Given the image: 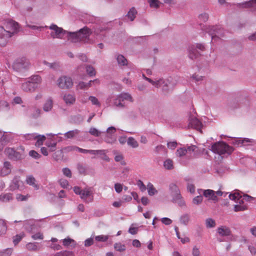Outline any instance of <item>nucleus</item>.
Instances as JSON below:
<instances>
[{"mask_svg": "<svg viewBox=\"0 0 256 256\" xmlns=\"http://www.w3.org/2000/svg\"><path fill=\"white\" fill-rule=\"evenodd\" d=\"M5 27L4 28V27L0 26V46H5L8 38L19 30L18 23L12 20L8 21Z\"/></svg>", "mask_w": 256, "mask_h": 256, "instance_id": "obj_1", "label": "nucleus"}, {"mask_svg": "<svg viewBox=\"0 0 256 256\" xmlns=\"http://www.w3.org/2000/svg\"><path fill=\"white\" fill-rule=\"evenodd\" d=\"M134 98L129 93L122 92L118 95H110L106 100V103L108 106H112L119 108H124V101L134 102Z\"/></svg>", "mask_w": 256, "mask_h": 256, "instance_id": "obj_2", "label": "nucleus"}, {"mask_svg": "<svg viewBox=\"0 0 256 256\" xmlns=\"http://www.w3.org/2000/svg\"><path fill=\"white\" fill-rule=\"evenodd\" d=\"M76 194L80 196V198L86 203L92 202L94 200V194L92 188H86L81 190L80 187L74 188Z\"/></svg>", "mask_w": 256, "mask_h": 256, "instance_id": "obj_3", "label": "nucleus"}, {"mask_svg": "<svg viewBox=\"0 0 256 256\" xmlns=\"http://www.w3.org/2000/svg\"><path fill=\"white\" fill-rule=\"evenodd\" d=\"M204 30L212 36V40L214 42H216L224 35L223 29L220 26H206Z\"/></svg>", "mask_w": 256, "mask_h": 256, "instance_id": "obj_4", "label": "nucleus"}, {"mask_svg": "<svg viewBox=\"0 0 256 256\" xmlns=\"http://www.w3.org/2000/svg\"><path fill=\"white\" fill-rule=\"evenodd\" d=\"M211 150L220 155L226 153L230 154L232 151V148L224 142L215 143L212 146Z\"/></svg>", "mask_w": 256, "mask_h": 256, "instance_id": "obj_5", "label": "nucleus"}, {"mask_svg": "<svg viewBox=\"0 0 256 256\" xmlns=\"http://www.w3.org/2000/svg\"><path fill=\"white\" fill-rule=\"evenodd\" d=\"M49 28L52 30L50 36L52 38L65 39L67 31L62 28L58 27L54 24H52Z\"/></svg>", "mask_w": 256, "mask_h": 256, "instance_id": "obj_6", "label": "nucleus"}, {"mask_svg": "<svg viewBox=\"0 0 256 256\" xmlns=\"http://www.w3.org/2000/svg\"><path fill=\"white\" fill-rule=\"evenodd\" d=\"M29 60L26 58H21L17 59L13 64V68L18 72H22L30 68Z\"/></svg>", "mask_w": 256, "mask_h": 256, "instance_id": "obj_7", "label": "nucleus"}, {"mask_svg": "<svg viewBox=\"0 0 256 256\" xmlns=\"http://www.w3.org/2000/svg\"><path fill=\"white\" fill-rule=\"evenodd\" d=\"M58 87L64 90H68L73 86V82L70 76H60L56 81Z\"/></svg>", "mask_w": 256, "mask_h": 256, "instance_id": "obj_8", "label": "nucleus"}, {"mask_svg": "<svg viewBox=\"0 0 256 256\" xmlns=\"http://www.w3.org/2000/svg\"><path fill=\"white\" fill-rule=\"evenodd\" d=\"M145 80L148 81L156 88L162 86L163 90L165 91H168L169 90V89L167 88V87H170L172 88L171 86L168 82V80H164L163 79H160L154 81L148 78H145Z\"/></svg>", "mask_w": 256, "mask_h": 256, "instance_id": "obj_9", "label": "nucleus"}, {"mask_svg": "<svg viewBox=\"0 0 256 256\" xmlns=\"http://www.w3.org/2000/svg\"><path fill=\"white\" fill-rule=\"evenodd\" d=\"M116 132V128L114 126H110L106 130L104 137V141L108 144H112L116 142V137L114 135Z\"/></svg>", "mask_w": 256, "mask_h": 256, "instance_id": "obj_10", "label": "nucleus"}, {"mask_svg": "<svg viewBox=\"0 0 256 256\" xmlns=\"http://www.w3.org/2000/svg\"><path fill=\"white\" fill-rule=\"evenodd\" d=\"M198 192L200 194H202L203 196L207 198L208 200H212L214 202H216L218 201V198L216 195L215 191L212 190L198 189Z\"/></svg>", "mask_w": 256, "mask_h": 256, "instance_id": "obj_11", "label": "nucleus"}, {"mask_svg": "<svg viewBox=\"0 0 256 256\" xmlns=\"http://www.w3.org/2000/svg\"><path fill=\"white\" fill-rule=\"evenodd\" d=\"M78 36L80 38V41L84 43L90 42L89 37L92 32L87 27H84L80 29L78 32Z\"/></svg>", "mask_w": 256, "mask_h": 256, "instance_id": "obj_12", "label": "nucleus"}, {"mask_svg": "<svg viewBox=\"0 0 256 256\" xmlns=\"http://www.w3.org/2000/svg\"><path fill=\"white\" fill-rule=\"evenodd\" d=\"M20 88L21 90L24 92L32 93L36 90L38 88V86L32 84L28 79L26 82H22Z\"/></svg>", "mask_w": 256, "mask_h": 256, "instance_id": "obj_13", "label": "nucleus"}, {"mask_svg": "<svg viewBox=\"0 0 256 256\" xmlns=\"http://www.w3.org/2000/svg\"><path fill=\"white\" fill-rule=\"evenodd\" d=\"M15 134L10 132H2L0 131V142L6 144L10 142L14 137Z\"/></svg>", "mask_w": 256, "mask_h": 256, "instance_id": "obj_14", "label": "nucleus"}, {"mask_svg": "<svg viewBox=\"0 0 256 256\" xmlns=\"http://www.w3.org/2000/svg\"><path fill=\"white\" fill-rule=\"evenodd\" d=\"M188 126L195 128L202 132V122L196 117L192 116L189 118Z\"/></svg>", "mask_w": 256, "mask_h": 256, "instance_id": "obj_15", "label": "nucleus"}, {"mask_svg": "<svg viewBox=\"0 0 256 256\" xmlns=\"http://www.w3.org/2000/svg\"><path fill=\"white\" fill-rule=\"evenodd\" d=\"M4 152L10 159L18 160L21 158V154L19 152H16L14 148H6Z\"/></svg>", "mask_w": 256, "mask_h": 256, "instance_id": "obj_16", "label": "nucleus"}, {"mask_svg": "<svg viewBox=\"0 0 256 256\" xmlns=\"http://www.w3.org/2000/svg\"><path fill=\"white\" fill-rule=\"evenodd\" d=\"M65 38L74 43L80 42L78 32H71L67 31Z\"/></svg>", "mask_w": 256, "mask_h": 256, "instance_id": "obj_17", "label": "nucleus"}, {"mask_svg": "<svg viewBox=\"0 0 256 256\" xmlns=\"http://www.w3.org/2000/svg\"><path fill=\"white\" fill-rule=\"evenodd\" d=\"M63 100L68 106L74 104L76 102L75 95L72 94H64Z\"/></svg>", "mask_w": 256, "mask_h": 256, "instance_id": "obj_18", "label": "nucleus"}, {"mask_svg": "<svg viewBox=\"0 0 256 256\" xmlns=\"http://www.w3.org/2000/svg\"><path fill=\"white\" fill-rule=\"evenodd\" d=\"M169 189L171 196L174 198L180 194V190L178 187L175 184H171L169 186Z\"/></svg>", "mask_w": 256, "mask_h": 256, "instance_id": "obj_19", "label": "nucleus"}, {"mask_svg": "<svg viewBox=\"0 0 256 256\" xmlns=\"http://www.w3.org/2000/svg\"><path fill=\"white\" fill-rule=\"evenodd\" d=\"M196 46L192 45L188 48V56L191 59H194L198 58L200 54V51L195 48Z\"/></svg>", "mask_w": 256, "mask_h": 256, "instance_id": "obj_20", "label": "nucleus"}, {"mask_svg": "<svg viewBox=\"0 0 256 256\" xmlns=\"http://www.w3.org/2000/svg\"><path fill=\"white\" fill-rule=\"evenodd\" d=\"M53 108V100L52 98H48L43 105V110L46 112H50Z\"/></svg>", "mask_w": 256, "mask_h": 256, "instance_id": "obj_21", "label": "nucleus"}, {"mask_svg": "<svg viewBox=\"0 0 256 256\" xmlns=\"http://www.w3.org/2000/svg\"><path fill=\"white\" fill-rule=\"evenodd\" d=\"M11 172V165L9 162H6L4 164V166L0 170V175L6 176Z\"/></svg>", "mask_w": 256, "mask_h": 256, "instance_id": "obj_22", "label": "nucleus"}, {"mask_svg": "<svg viewBox=\"0 0 256 256\" xmlns=\"http://www.w3.org/2000/svg\"><path fill=\"white\" fill-rule=\"evenodd\" d=\"M116 58L119 66L122 67L127 66L128 60L124 56L118 54L116 56Z\"/></svg>", "mask_w": 256, "mask_h": 256, "instance_id": "obj_23", "label": "nucleus"}, {"mask_svg": "<svg viewBox=\"0 0 256 256\" xmlns=\"http://www.w3.org/2000/svg\"><path fill=\"white\" fill-rule=\"evenodd\" d=\"M241 242L246 244V246L252 255L256 254V247L252 244L248 242V240L244 237L241 239Z\"/></svg>", "mask_w": 256, "mask_h": 256, "instance_id": "obj_24", "label": "nucleus"}, {"mask_svg": "<svg viewBox=\"0 0 256 256\" xmlns=\"http://www.w3.org/2000/svg\"><path fill=\"white\" fill-rule=\"evenodd\" d=\"M26 182L27 184L32 186L35 190L39 188L38 184L36 182V180L32 176H29L26 177Z\"/></svg>", "mask_w": 256, "mask_h": 256, "instance_id": "obj_25", "label": "nucleus"}, {"mask_svg": "<svg viewBox=\"0 0 256 256\" xmlns=\"http://www.w3.org/2000/svg\"><path fill=\"white\" fill-rule=\"evenodd\" d=\"M22 182L18 178L16 177L12 180L10 184V188L12 190L18 189L21 184Z\"/></svg>", "mask_w": 256, "mask_h": 256, "instance_id": "obj_26", "label": "nucleus"}, {"mask_svg": "<svg viewBox=\"0 0 256 256\" xmlns=\"http://www.w3.org/2000/svg\"><path fill=\"white\" fill-rule=\"evenodd\" d=\"M218 233L221 236H228L230 234V229L225 226H222L217 229Z\"/></svg>", "mask_w": 256, "mask_h": 256, "instance_id": "obj_27", "label": "nucleus"}, {"mask_svg": "<svg viewBox=\"0 0 256 256\" xmlns=\"http://www.w3.org/2000/svg\"><path fill=\"white\" fill-rule=\"evenodd\" d=\"M127 144L128 145L133 148H136L138 147L139 144L138 141L135 140V138L133 137H129L127 140Z\"/></svg>", "mask_w": 256, "mask_h": 256, "instance_id": "obj_28", "label": "nucleus"}, {"mask_svg": "<svg viewBox=\"0 0 256 256\" xmlns=\"http://www.w3.org/2000/svg\"><path fill=\"white\" fill-rule=\"evenodd\" d=\"M28 80L35 86H37L41 84L42 82V78L38 75H34L29 78Z\"/></svg>", "mask_w": 256, "mask_h": 256, "instance_id": "obj_29", "label": "nucleus"}, {"mask_svg": "<svg viewBox=\"0 0 256 256\" xmlns=\"http://www.w3.org/2000/svg\"><path fill=\"white\" fill-rule=\"evenodd\" d=\"M190 215L188 214L182 215L180 218V222L184 226L188 225L190 222Z\"/></svg>", "mask_w": 256, "mask_h": 256, "instance_id": "obj_30", "label": "nucleus"}, {"mask_svg": "<svg viewBox=\"0 0 256 256\" xmlns=\"http://www.w3.org/2000/svg\"><path fill=\"white\" fill-rule=\"evenodd\" d=\"M172 202L176 203L178 205L181 207L184 206L186 205V203L184 199L182 198L181 194L177 196L176 197L172 198Z\"/></svg>", "mask_w": 256, "mask_h": 256, "instance_id": "obj_31", "label": "nucleus"}, {"mask_svg": "<svg viewBox=\"0 0 256 256\" xmlns=\"http://www.w3.org/2000/svg\"><path fill=\"white\" fill-rule=\"evenodd\" d=\"M137 14V11L136 9L132 7L128 12L126 16L130 21H133Z\"/></svg>", "mask_w": 256, "mask_h": 256, "instance_id": "obj_32", "label": "nucleus"}, {"mask_svg": "<svg viewBox=\"0 0 256 256\" xmlns=\"http://www.w3.org/2000/svg\"><path fill=\"white\" fill-rule=\"evenodd\" d=\"M229 198L230 200L238 202L240 199V194L238 190H234V192L230 193L229 194Z\"/></svg>", "mask_w": 256, "mask_h": 256, "instance_id": "obj_33", "label": "nucleus"}, {"mask_svg": "<svg viewBox=\"0 0 256 256\" xmlns=\"http://www.w3.org/2000/svg\"><path fill=\"white\" fill-rule=\"evenodd\" d=\"M147 189L148 194L150 196H154L158 193V190L154 188L153 184L148 182L147 184Z\"/></svg>", "mask_w": 256, "mask_h": 256, "instance_id": "obj_34", "label": "nucleus"}, {"mask_svg": "<svg viewBox=\"0 0 256 256\" xmlns=\"http://www.w3.org/2000/svg\"><path fill=\"white\" fill-rule=\"evenodd\" d=\"M46 138L44 135H38L36 134L35 140H36V146H40L46 140Z\"/></svg>", "mask_w": 256, "mask_h": 256, "instance_id": "obj_35", "label": "nucleus"}, {"mask_svg": "<svg viewBox=\"0 0 256 256\" xmlns=\"http://www.w3.org/2000/svg\"><path fill=\"white\" fill-rule=\"evenodd\" d=\"M79 132V130H74L66 132L64 136L67 138H72L78 134Z\"/></svg>", "mask_w": 256, "mask_h": 256, "instance_id": "obj_36", "label": "nucleus"}, {"mask_svg": "<svg viewBox=\"0 0 256 256\" xmlns=\"http://www.w3.org/2000/svg\"><path fill=\"white\" fill-rule=\"evenodd\" d=\"M114 247L116 250L120 252H124L126 250V246L120 242L115 243L114 245Z\"/></svg>", "mask_w": 256, "mask_h": 256, "instance_id": "obj_37", "label": "nucleus"}, {"mask_svg": "<svg viewBox=\"0 0 256 256\" xmlns=\"http://www.w3.org/2000/svg\"><path fill=\"white\" fill-rule=\"evenodd\" d=\"M86 73L90 76H95L96 74V72L94 68L90 65H87L86 66Z\"/></svg>", "mask_w": 256, "mask_h": 256, "instance_id": "obj_38", "label": "nucleus"}, {"mask_svg": "<svg viewBox=\"0 0 256 256\" xmlns=\"http://www.w3.org/2000/svg\"><path fill=\"white\" fill-rule=\"evenodd\" d=\"M62 244L65 246H75L76 242L74 240L70 238H66L62 240Z\"/></svg>", "mask_w": 256, "mask_h": 256, "instance_id": "obj_39", "label": "nucleus"}, {"mask_svg": "<svg viewBox=\"0 0 256 256\" xmlns=\"http://www.w3.org/2000/svg\"><path fill=\"white\" fill-rule=\"evenodd\" d=\"M89 133L94 136L98 137L100 136L101 134H102V132L98 130L95 128H90L89 130Z\"/></svg>", "mask_w": 256, "mask_h": 256, "instance_id": "obj_40", "label": "nucleus"}, {"mask_svg": "<svg viewBox=\"0 0 256 256\" xmlns=\"http://www.w3.org/2000/svg\"><path fill=\"white\" fill-rule=\"evenodd\" d=\"M216 225V222L212 218H208L206 220V226L208 228H212L215 227Z\"/></svg>", "mask_w": 256, "mask_h": 256, "instance_id": "obj_41", "label": "nucleus"}, {"mask_svg": "<svg viewBox=\"0 0 256 256\" xmlns=\"http://www.w3.org/2000/svg\"><path fill=\"white\" fill-rule=\"evenodd\" d=\"M150 8H158L160 7V2L158 0H148Z\"/></svg>", "mask_w": 256, "mask_h": 256, "instance_id": "obj_42", "label": "nucleus"}, {"mask_svg": "<svg viewBox=\"0 0 256 256\" xmlns=\"http://www.w3.org/2000/svg\"><path fill=\"white\" fill-rule=\"evenodd\" d=\"M164 166L167 170H172L174 168L173 162L170 159H167L164 162Z\"/></svg>", "mask_w": 256, "mask_h": 256, "instance_id": "obj_43", "label": "nucleus"}, {"mask_svg": "<svg viewBox=\"0 0 256 256\" xmlns=\"http://www.w3.org/2000/svg\"><path fill=\"white\" fill-rule=\"evenodd\" d=\"M255 6H256V0H252L248 2L241 3V8Z\"/></svg>", "mask_w": 256, "mask_h": 256, "instance_id": "obj_44", "label": "nucleus"}, {"mask_svg": "<svg viewBox=\"0 0 256 256\" xmlns=\"http://www.w3.org/2000/svg\"><path fill=\"white\" fill-rule=\"evenodd\" d=\"M106 152V150H88V153L93 154V155H96V154H100V155H103L105 154Z\"/></svg>", "mask_w": 256, "mask_h": 256, "instance_id": "obj_45", "label": "nucleus"}, {"mask_svg": "<svg viewBox=\"0 0 256 256\" xmlns=\"http://www.w3.org/2000/svg\"><path fill=\"white\" fill-rule=\"evenodd\" d=\"M109 238L108 235H100L96 236L94 238L95 240L98 242H105L108 240Z\"/></svg>", "mask_w": 256, "mask_h": 256, "instance_id": "obj_46", "label": "nucleus"}, {"mask_svg": "<svg viewBox=\"0 0 256 256\" xmlns=\"http://www.w3.org/2000/svg\"><path fill=\"white\" fill-rule=\"evenodd\" d=\"M25 228L28 232H31L33 230L34 224L32 220L27 221L24 224Z\"/></svg>", "mask_w": 256, "mask_h": 256, "instance_id": "obj_47", "label": "nucleus"}, {"mask_svg": "<svg viewBox=\"0 0 256 256\" xmlns=\"http://www.w3.org/2000/svg\"><path fill=\"white\" fill-rule=\"evenodd\" d=\"M12 200V196L10 194H6L0 196V200L4 202H8Z\"/></svg>", "mask_w": 256, "mask_h": 256, "instance_id": "obj_48", "label": "nucleus"}, {"mask_svg": "<svg viewBox=\"0 0 256 256\" xmlns=\"http://www.w3.org/2000/svg\"><path fill=\"white\" fill-rule=\"evenodd\" d=\"M6 228L5 222L4 220H0V234H4Z\"/></svg>", "mask_w": 256, "mask_h": 256, "instance_id": "obj_49", "label": "nucleus"}, {"mask_svg": "<svg viewBox=\"0 0 256 256\" xmlns=\"http://www.w3.org/2000/svg\"><path fill=\"white\" fill-rule=\"evenodd\" d=\"M242 198V199L241 200V204H244V200L250 202L254 199V197H252L247 194H244L242 196H241V198Z\"/></svg>", "mask_w": 256, "mask_h": 256, "instance_id": "obj_50", "label": "nucleus"}, {"mask_svg": "<svg viewBox=\"0 0 256 256\" xmlns=\"http://www.w3.org/2000/svg\"><path fill=\"white\" fill-rule=\"evenodd\" d=\"M88 99L92 104L95 105L98 107L100 106V103L96 97L94 96H90Z\"/></svg>", "mask_w": 256, "mask_h": 256, "instance_id": "obj_51", "label": "nucleus"}, {"mask_svg": "<svg viewBox=\"0 0 256 256\" xmlns=\"http://www.w3.org/2000/svg\"><path fill=\"white\" fill-rule=\"evenodd\" d=\"M73 252L70 251H61L57 252L54 256H73Z\"/></svg>", "mask_w": 256, "mask_h": 256, "instance_id": "obj_52", "label": "nucleus"}, {"mask_svg": "<svg viewBox=\"0 0 256 256\" xmlns=\"http://www.w3.org/2000/svg\"><path fill=\"white\" fill-rule=\"evenodd\" d=\"M203 198L202 196H198L194 197L192 200V203L196 205L200 204L202 202Z\"/></svg>", "mask_w": 256, "mask_h": 256, "instance_id": "obj_53", "label": "nucleus"}, {"mask_svg": "<svg viewBox=\"0 0 256 256\" xmlns=\"http://www.w3.org/2000/svg\"><path fill=\"white\" fill-rule=\"evenodd\" d=\"M187 152V150L185 148H180L177 150L176 155L178 156L181 157L184 156Z\"/></svg>", "mask_w": 256, "mask_h": 256, "instance_id": "obj_54", "label": "nucleus"}, {"mask_svg": "<svg viewBox=\"0 0 256 256\" xmlns=\"http://www.w3.org/2000/svg\"><path fill=\"white\" fill-rule=\"evenodd\" d=\"M12 248H7L3 251L0 252V256H10L12 254Z\"/></svg>", "mask_w": 256, "mask_h": 256, "instance_id": "obj_55", "label": "nucleus"}, {"mask_svg": "<svg viewBox=\"0 0 256 256\" xmlns=\"http://www.w3.org/2000/svg\"><path fill=\"white\" fill-rule=\"evenodd\" d=\"M8 104L6 101L0 102V111L2 110H6L8 109Z\"/></svg>", "mask_w": 256, "mask_h": 256, "instance_id": "obj_56", "label": "nucleus"}, {"mask_svg": "<svg viewBox=\"0 0 256 256\" xmlns=\"http://www.w3.org/2000/svg\"><path fill=\"white\" fill-rule=\"evenodd\" d=\"M36 136V134H24L23 138L26 140H34L35 139Z\"/></svg>", "mask_w": 256, "mask_h": 256, "instance_id": "obj_57", "label": "nucleus"}, {"mask_svg": "<svg viewBox=\"0 0 256 256\" xmlns=\"http://www.w3.org/2000/svg\"><path fill=\"white\" fill-rule=\"evenodd\" d=\"M29 155L35 159H38L39 158H40V155L39 154H38L34 150L30 151Z\"/></svg>", "mask_w": 256, "mask_h": 256, "instance_id": "obj_58", "label": "nucleus"}, {"mask_svg": "<svg viewBox=\"0 0 256 256\" xmlns=\"http://www.w3.org/2000/svg\"><path fill=\"white\" fill-rule=\"evenodd\" d=\"M192 78L193 80H194L196 82H200L203 80L204 76H199L196 74H194L192 76Z\"/></svg>", "mask_w": 256, "mask_h": 256, "instance_id": "obj_59", "label": "nucleus"}, {"mask_svg": "<svg viewBox=\"0 0 256 256\" xmlns=\"http://www.w3.org/2000/svg\"><path fill=\"white\" fill-rule=\"evenodd\" d=\"M114 190L118 193H120L122 190V185L120 183H116L114 184Z\"/></svg>", "mask_w": 256, "mask_h": 256, "instance_id": "obj_60", "label": "nucleus"}, {"mask_svg": "<svg viewBox=\"0 0 256 256\" xmlns=\"http://www.w3.org/2000/svg\"><path fill=\"white\" fill-rule=\"evenodd\" d=\"M198 18L200 20L206 22L208 18V14L206 12L202 13L199 15Z\"/></svg>", "mask_w": 256, "mask_h": 256, "instance_id": "obj_61", "label": "nucleus"}, {"mask_svg": "<svg viewBox=\"0 0 256 256\" xmlns=\"http://www.w3.org/2000/svg\"><path fill=\"white\" fill-rule=\"evenodd\" d=\"M26 248L30 250H36L38 246L36 243L30 242L26 244Z\"/></svg>", "mask_w": 256, "mask_h": 256, "instance_id": "obj_62", "label": "nucleus"}, {"mask_svg": "<svg viewBox=\"0 0 256 256\" xmlns=\"http://www.w3.org/2000/svg\"><path fill=\"white\" fill-rule=\"evenodd\" d=\"M137 185L139 187L140 190L142 192H144L146 190V186H145V185L144 184L142 180H138L137 182Z\"/></svg>", "mask_w": 256, "mask_h": 256, "instance_id": "obj_63", "label": "nucleus"}, {"mask_svg": "<svg viewBox=\"0 0 256 256\" xmlns=\"http://www.w3.org/2000/svg\"><path fill=\"white\" fill-rule=\"evenodd\" d=\"M63 174L68 178H71L72 172L68 168H64L62 169Z\"/></svg>", "mask_w": 256, "mask_h": 256, "instance_id": "obj_64", "label": "nucleus"}]
</instances>
